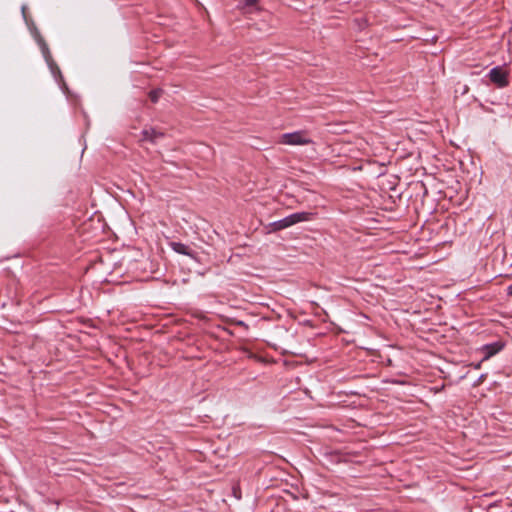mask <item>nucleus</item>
<instances>
[{
  "mask_svg": "<svg viewBox=\"0 0 512 512\" xmlns=\"http://www.w3.org/2000/svg\"><path fill=\"white\" fill-rule=\"evenodd\" d=\"M22 15H23V18L25 20V22L27 23L30 31H31V34L33 35L34 39L37 41L38 45L40 46V49H41V52L43 54V57L53 75V77L55 78V80L59 83L61 89L63 90L64 93H67L68 92V88L65 84V82L63 81V77L61 75V71L59 69V67L56 65V63L53 61L52 59V56L50 54V51H49V48L48 46L46 45V43L44 42V40L42 39V37L40 36L38 30L36 29V27L34 26V24H29L28 22V19H27V15H26V6L23 5L22 8Z\"/></svg>",
  "mask_w": 512,
  "mask_h": 512,
  "instance_id": "1",
  "label": "nucleus"
},
{
  "mask_svg": "<svg viewBox=\"0 0 512 512\" xmlns=\"http://www.w3.org/2000/svg\"><path fill=\"white\" fill-rule=\"evenodd\" d=\"M311 216L312 214L309 212H296L283 219L273 222L271 226L273 227L274 231L282 230L297 223L309 221L311 220Z\"/></svg>",
  "mask_w": 512,
  "mask_h": 512,
  "instance_id": "2",
  "label": "nucleus"
},
{
  "mask_svg": "<svg viewBox=\"0 0 512 512\" xmlns=\"http://www.w3.org/2000/svg\"><path fill=\"white\" fill-rule=\"evenodd\" d=\"M490 81L495 84L498 88H504L508 85V73L507 71L501 67L497 66L492 68L488 75Z\"/></svg>",
  "mask_w": 512,
  "mask_h": 512,
  "instance_id": "3",
  "label": "nucleus"
},
{
  "mask_svg": "<svg viewBox=\"0 0 512 512\" xmlns=\"http://www.w3.org/2000/svg\"><path fill=\"white\" fill-rule=\"evenodd\" d=\"M280 142L287 145H306L309 144L311 140L304 132L297 131L283 134Z\"/></svg>",
  "mask_w": 512,
  "mask_h": 512,
  "instance_id": "4",
  "label": "nucleus"
},
{
  "mask_svg": "<svg viewBox=\"0 0 512 512\" xmlns=\"http://www.w3.org/2000/svg\"><path fill=\"white\" fill-rule=\"evenodd\" d=\"M503 348V344L500 342H495L491 344H487L483 347L484 357L483 360H488L490 357L496 355Z\"/></svg>",
  "mask_w": 512,
  "mask_h": 512,
  "instance_id": "5",
  "label": "nucleus"
},
{
  "mask_svg": "<svg viewBox=\"0 0 512 512\" xmlns=\"http://www.w3.org/2000/svg\"><path fill=\"white\" fill-rule=\"evenodd\" d=\"M170 247L172 248L173 251H175L178 254H182V255H186V256L194 258V254L192 253V251L189 249L188 246H186L183 243L171 242Z\"/></svg>",
  "mask_w": 512,
  "mask_h": 512,
  "instance_id": "6",
  "label": "nucleus"
},
{
  "mask_svg": "<svg viewBox=\"0 0 512 512\" xmlns=\"http://www.w3.org/2000/svg\"><path fill=\"white\" fill-rule=\"evenodd\" d=\"M239 7L246 13L258 10L257 0H242L239 3Z\"/></svg>",
  "mask_w": 512,
  "mask_h": 512,
  "instance_id": "7",
  "label": "nucleus"
},
{
  "mask_svg": "<svg viewBox=\"0 0 512 512\" xmlns=\"http://www.w3.org/2000/svg\"><path fill=\"white\" fill-rule=\"evenodd\" d=\"M144 138L155 142L158 138L163 136V133L155 128L146 129L143 131Z\"/></svg>",
  "mask_w": 512,
  "mask_h": 512,
  "instance_id": "8",
  "label": "nucleus"
},
{
  "mask_svg": "<svg viewBox=\"0 0 512 512\" xmlns=\"http://www.w3.org/2000/svg\"><path fill=\"white\" fill-rule=\"evenodd\" d=\"M161 94V90H154L150 92V99L152 102H157Z\"/></svg>",
  "mask_w": 512,
  "mask_h": 512,
  "instance_id": "9",
  "label": "nucleus"
},
{
  "mask_svg": "<svg viewBox=\"0 0 512 512\" xmlns=\"http://www.w3.org/2000/svg\"><path fill=\"white\" fill-rule=\"evenodd\" d=\"M509 292H512V286L509 287Z\"/></svg>",
  "mask_w": 512,
  "mask_h": 512,
  "instance_id": "10",
  "label": "nucleus"
},
{
  "mask_svg": "<svg viewBox=\"0 0 512 512\" xmlns=\"http://www.w3.org/2000/svg\"><path fill=\"white\" fill-rule=\"evenodd\" d=\"M509 292H512V286L509 287Z\"/></svg>",
  "mask_w": 512,
  "mask_h": 512,
  "instance_id": "11",
  "label": "nucleus"
}]
</instances>
